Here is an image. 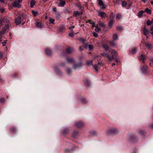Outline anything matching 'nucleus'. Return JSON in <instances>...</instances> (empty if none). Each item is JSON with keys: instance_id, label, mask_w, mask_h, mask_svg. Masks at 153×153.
I'll return each instance as SVG.
<instances>
[{"instance_id": "obj_19", "label": "nucleus", "mask_w": 153, "mask_h": 153, "mask_svg": "<svg viewBox=\"0 0 153 153\" xmlns=\"http://www.w3.org/2000/svg\"><path fill=\"white\" fill-rule=\"evenodd\" d=\"M147 68V67L146 65H144L142 68V71L143 72L145 73L146 71Z\"/></svg>"}, {"instance_id": "obj_61", "label": "nucleus", "mask_w": 153, "mask_h": 153, "mask_svg": "<svg viewBox=\"0 0 153 153\" xmlns=\"http://www.w3.org/2000/svg\"><path fill=\"white\" fill-rule=\"evenodd\" d=\"M115 65V64L114 63H112V66H113L114 65Z\"/></svg>"}, {"instance_id": "obj_56", "label": "nucleus", "mask_w": 153, "mask_h": 153, "mask_svg": "<svg viewBox=\"0 0 153 153\" xmlns=\"http://www.w3.org/2000/svg\"><path fill=\"white\" fill-rule=\"evenodd\" d=\"M0 2H2V3H4V0H0Z\"/></svg>"}, {"instance_id": "obj_40", "label": "nucleus", "mask_w": 153, "mask_h": 153, "mask_svg": "<svg viewBox=\"0 0 153 153\" xmlns=\"http://www.w3.org/2000/svg\"><path fill=\"white\" fill-rule=\"evenodd\" d=\"M93 36L95 37H97L98 36V34L96 32H93Z\"/></svg>"}, {"instance_id": "obj_32", "label": "nucleus", "mask_w": 153, "mask_h": 153, "mask_svg": "<svg viewBox=\"0 0 153 153\" xmlns=\"http://www.w3.org/2000/svg\"><path fill=\"white\" fill-rule=\"evenodd\" d=\"M65 4V1H61L60 4V5L61 6H63Z\"/></svg>"}, {"instance_id": "obj_46", "label": "nucleus", "mask_w": 153, "mask_h": 153, "mask_svg": "<svg viewBox=\"0 0 153 153\" xmlns=\"http://www.w3.org/2000/svg\"><path fill=\"white\" fill-rule=\"evenodd\" d=\"M86 22H88L91 24H92L94 22H92L91 20H88V21Z\"/></svg>"}, {"instance_id": "obj_26", "label": "nucleus", "mask_w": 153, "mask_h": 153, "mask_svg": "<svg viewBox=\"0 0 153 153\" xmlns=\"http://www.w3.org/2000/svg\"><path fill=\"white\" fill-rule=\"evenodd\" d=\"M65 30V27L64 26H62L60 27L59 30L61 32H62Z\"/></svg>"}, {"instance_id": "obj_43", "label": "nucleus", "mask_w": 153, "mask_h": 153, "mask_svg": "<svg viewBox=\"0 0 153 153\" xmlns=\"http://www.w3.org/2000/svg\"><path fill=\"white\" fill-rule=\"evenodd\" d=\"M94 69L96 71H98V65H95L94 66Z\"/></svg>"}, {"instance_id": "obj_21", "label": "nucleus", "mask_w": 153, "mask_h": 153, "mask_svg": "<svg viewBox=\"0 0 153 153\" xmlns=\"http://www.w3.org/2000/svg\"><path fill=\"white\" fill-rule=\"evenodd\" d=\"M144 11L145 12L147 13L150 14H151L152 13L151 11L148 8H146L144 10Z\"/></svg>"}, {"instance_id": "obj_53", "label": "nucleus", "mask_w": 153, "mask_h": 153, "mask_svg": "<svg viewBox=\"0 0 153 153\" xmlns=\"http://www.w3.org/2000/svg\"><path fill=\"white\" fill-rule=\"evenodd\" d=\"M19 3H21L22 2V0H17Z\"/></svg>"}, {"instance_id": "obj_59", "label": "nucleus", "mask_w": 153, "mask_h": 153, "mask_svg": "<svg viewBox=\"0 0 153 153\" xmlns=\"http://www.w3.org/2000/svg\"><path fill=\"white\" fill-rule=\"evenodd\" d=\"M114 59H115V61L116 62H118V60H117V58L115 59V58H114Z\"/></svg>"}, {"instance_id": "obj_35", "label": "nucleus", "mask_w": 153, "mask_h": 153, "mask_svg": "<svg viewBox=\"0 0 153 153\" xmlns=\"http://www.w3.org/2000/svg\"><path fill=\"white\" fill-rule=\"evenodd\" d=\"M152 24V22L151 21H150L149 20L147 21V25H151Z\"/></svg>"}, {"instance_id": "obj_22", "label": "nucleus", "mask_w": 153, "mask_h": 153, "mask_svg": "<svg viewBox=\"0 0 153 153\" xmlns=\"http://www.w3.org/2000/svg\"><path fill=\"white\" fill-rule=\"evenodd\" d=\"M49 20L51 23L53 24H54L55 20L54 19H53L51 17H49Z\"/></svg>"}, {"instance_id": "obj_8", "label": "nucleus", "mask_w": 153, "mask_h": 153, "mask_svg": "<svg viewBox=\"0 0 153 153\" xmlns=\"http://www.w3.org/2000/svg\"><path fill=\"white\" fill-rule=\"evenodd\" d=\"M74 50V49L72 48L68 47L66 50V51L67 53H71Z\"/></svg>"}, {"instance_id": "obj_7", "label": "nucleus", "mask_w": 153, "mask_h": 153, "mask_svg": "<svg viewBox=\"0 0 153 153\" xmlns=\"http://www.w3.org/2000/svg\"><path fill=\"white\" fill-rule=\"evenodd\" d=\"M98 15L102 18H104L106 17V15L105 13L103 11H100L98 13Z\"/></svg>"}, {"instance_id": "obj_13", "label": "nucleus", "mask_w": 153, "mask_h": 153, "mask_svg": "<svg viewBox=\"0 0 153 153\" xmlns=\"http://www.w3.org/2000/svg\"><path fill=\"white\" fill-rule=\"evenodd\" d=\"M116 129L115 128H111L109 131V133H114L116 132Z\"/></svg>"}, {"instance_id": "obj_25", "label": "nucleus", "mask_w": 153, "mask_h": 153, "mask_svg": "<svg viewBox=\"0 0 153 153\" xmlns=\"http://www.w3.org/2000/svg\"><path fill=\"white\" fill-rule=\"evenodd\" d=\"M121 17V15L120 13H117V16L116 17V19L117 20H119Z\"/></svg>"}, {"instance_id": "obj_36", "label": "nucleus", "mask_w": 153, "mask_h": 153, "mask_svg": "<svg viewBox=\"0 0 153 153\" xmlns=\"http://www.w3.org/2000/svg\"><path fill=\"white\" fill-rule=\"evenodd\" d=\"M117 29L118 31H121L122 30V27L121 26H118Z\"/></svg>"}, {"instance_id": "obj_20", "label": "nucleus", "mask_w": 153, "mask_h": 153, "mask_svg": "<svg viewBox=\"0 0 153 153\" xmlns=\"http://www.w3.org/2000/svg\"><path fill=\"white\" fill-rule=\"evenodd\" d=\"M35 4V1L34 0H31L30 3V6L31 7H33Z\"/></svg>"}, {"instance_id": "obj_18", "label": "nucleus", "mask_w": 153, "mask_h": 153, "mask_svg": "<svg viewBox=\"0 0 153 153\" xmlns=\"http://www.w3.org/2000/svg\"><path fill=\"white\" fill-rule=\"evenodd\" d=\"M83 123L81 122H79L76 123V126L78 127H80L83 125Z\"/></svg>"}, {"instance_id": "obj_41", "label": "nucleus", "mask_w": 153, "mask_h": 153, "mask_svg": "<svg viewBox=\"0 0 153 153\" xmlns=\"http://www.w3.org/2000/svg\"><path fill=\"white\" fill-rule=\"evenodd\" d=\"M110 17L111 18V19H114V13H111V14Z\"/></svg>"}, {"instance_id": "obj_34", "label": "nucleus", "mask_w": 153, "mask_h": 153, "mask_svg": "<svg viewBox=\"0 0 153 153\" xmlns=\"http://www.w3.org/2000/svg\"><path fill=\"white\" fill-rule=\"evenodd\" d=\"M151 62L149 63V65L150 66L153 67V58H152L150 59Z\"/></svg>"}, {"instance_id": "obj_42", "label": "nucleus", "mask_w": 153, "mask_h": 153, "mask_svg": "<svg viewBox=\"0 0 153 153\" xmlns=\"http://www.w3.org/2000/svg\"><path fill=\"white\" fill-rule=\"evenodd\" d=\"M4 99L3 98H0V102L1 103H4Z\"/></svg>"}, {"instance_id": "obj_51", "label": "nucleus", "mask_w": 153, "mask_h": 153, "mask_svg": "<svg viewBox=\"0 0 153 153\" xmlns=\"http://www.w3.org/2000/svg\"><path fill=\"white\" fill-rule=\"evenodd\" d=\"M150 30L151 31H153V26H152L150 28Z\"/></svg>"}, {"instance_id": "obj_1", "label": "nucleus", "mask_w": 153, "mask_h": 153, "mask_svg": "<svg viewBox=\"0 0 153 153\" xmlns=\"http://www.w3.org/2000/svg\"><path fill=\"white\" fill-rule=\"evenodd\" d=\"M111 53L112 55V56H109V55L107 53H102L101 55L103 56L104 57H106L109 61H111L113 59H114V56H116L117 55V52L114 50L112 51Z\"/></svg>"}, {"instance_id": "obj_30", "label": "nucleus", "mask_w": 153, "mask_h": 153, "mask_svg": "<svg viewBox=\"0 0 153 153\" xmlns=\"http://www.w3.org/2000/svg\"><path fill=\"white\" fill-rule=\"evenodd\" d=\"M122 4L123 7H126L127 5V3L126 1H124L122 2Z\"/></svg>"}, {"instance_id": "obj_63", "label": "nucleus", "mask_w": 153, "mask_h": 153, "mask_svg": "<svg viewBox=\"0 0 153 153\" xmlns=\"http://www.w3.org/2000/svg\"><path fill=\"white\" fill-rule=\"evenodd\" d=\"M95 27H98V25H97L96 26H95Z\"/></svg>"}, {"instance_id": "obj_37", "label": "nucleus", "mask_w": 153, "mask_h": 153, "mask_svg": "<svg viewBox=\"0 0 153 153\" xmlns=\"http://www.w3.org/2000/svg\"><path fill=\"white\" fill-rule=\"evenodd\" d=\"M137 49L136 48H133L132 50V53L133 54H134L137 51Z\"/></svg>"}, {"instance_id": "obj_9", "label": "nucleus", "mask_w": 153, "mask_h": 153, "mask_svg": "<svg viewBox=\"0 0 153 153\" xmlns=\"http://www.w3.org/2000/svg\"><path fill=\"white\" fill-rule=\"evenodd\" d=\"M108 43L110 46L113 47H116L117 45L116 43L113 40V41H110L108 42Z\"/></svg>"}, {"instance_id": "obj_5", "label": "nucleus", "mask_w": 153, "mask_h": 153, "mask_svg": "<svg viewBox=\"0 0 153 153\" xmlns=\"http://www.w3.org/2000/svg\"><path fill=\"white\" fill-rule=\"evenodd\" d=\"M83 12L81 11L79 12L77 11H74L73 13V16L74 17H77L82 14Z\"/></svg>"}, {"instance_id": "obj_24", "label": "nucleus", "mask_w": 153, "mask_h": 153, "mask_svg": "<svg viewBox=\"0 0 153 153\" xmlns=\"http://www.w3.org/2000/svg\"><path fill=\"white\" fill-rule=\"evenodd\" d=\"M118 36L116 33H114L113 35V40L117 39Z\"/></svg>"}, {"instance_id": "obj_50", "label": "nucleus", "mask_w": 153, "mask_h": 153, "mask_svg": "<svg viewBox=\"0 0 153 153\" xmlns=\"http://www.w3.org/2000/svg\"><path fill=\"white\" fill-rule=\"evenodd\" d=\"M75 27V26H73L71 27H69V28L70 29H72L73 28H74Z\"/></svg>"}, {"instance_id": "obj_45", "label": "nucleus", "mask_w": 153, "mask_h": 153, "mask_svg": "<svg viewBox=\"0 0 153 153\" xmlns=\"http://www.w3.org/2000/svg\"><path fill=\"white\" fill-rule=\"evenodd\" d=\"M68 36H71V37H73V36H74V34L72 32V33H70L68 34Z\"/></svg>"}, {"instance_id": "obj_11", "label": "nucleus", "mask_w": 153, "mask_h": 153, "mask_svg": "<svg viewBox=\"0 0 153 153\" xmlns=\"http://www.w3.org/2000/svg\"><path fill=\"white\" fill-rule=\"evenodd\" d=\"M145 46L148 49H151L153 47V45L151 44H146Z\"/></svg>"}, {"instance_id": "obj_31", "label": "nucleus", "mask_w": 153, "mask_h": 153, "mask_svg": "<svg viewBox=\"0 0 153 153\" xmlns=\"http://www.w3.org/2000/svg\"><path fill=\"white\" fill-rule=\"evenodd\" d=\"M10 130L12 133H14L16 131L15 128L13 127L11 128L10 129Z\"/></svg>"}, {"instance_id": "obj_10", "label": "nucleus", "mask_w": 153, "mask_h": 153, "mask_svg": "<svg viewBox=\"0 0 153 153\" xmlns=\"http://www.w3.org/2000/svg\"><path fill=\"white\" fill-rule=\"evenodd\" d=\"M99 25L102 27L105 28L106 27V25L103 22L100 21L98 22Z\"/></svg>"}, {"instance_id": "obj_27", "label": "nucleus", "mask_w": 153, "mask_h": 153, "mask_svg": "<svg viewBox=\"0 0 153 153\" xmlns=\"http://www.w3.org/2000/svg\"><path fill=\"white\" fill-rule=\"evenodd\" d=\"M45 52L48 55H50L51 54V51L49 49H47L45 50Z\"/></svg>"}, {"instance_id": "obj_29", "label": "nucleus", "mask_w": 153, "mask_h": 153, "mask_svg": "<svg viewBox=\"0 0 153 153\" xmlns=\"http://www.w3.org/2000/svg\"><path fill=\"white\" fill-rule=\"evenodd\" d=\"M92 65V61L90 60L87 61V65L88 66H90Z\"/></svg>"}, {"instance_id": "obj_15", "label": "nucleus", "mask_w": 153, "mask_h": 153, "mask_svg": "<svg viewBox=\"0 0 153 153\" xmlns=\"http://www.w3.org/2000/svg\"><path fill=\"white\" fill-rule=\"evenodd\" d=\"M114 22V19H111L109 22V25L110 26H111Z\"/></svg>"}, {"instance_id": "obj_23", "label": "nucleus", "mask_w": 153, "mask_h": 153, "mask_svg": "<svg viewBox=\"0 0 153 153\" xmlns=\"http://www.w3.org/2000/svg\"><path fill=\"white\" fill-rule=\"evenodd\" d=\"M36 27H42L41 23L39 22H37L36 23Z\"/></svg>"}, {"instance_id": "obj_6", "label": "nucleus", "mask_w": 153, "mask_h": 153, "mask_svg": "<svg viewBox=\"0 0 153 153\" xmlns=\"http://www.w3.org/2000/svg\"><path fill=\"white\" fill-rule=\"evenodd\" d=\"M13 7H16L19 8L21 7V4L16 1L13 2L12 4Z\"/></svg>"}, {"instance_id": "obj_64", "label": "nucleus", "mask_w": 153, "mask_h": 153, "mask_svg": "<svg viewBox=\"0 0 153 153\" xmlns=\"http://www.w3.org/2000/svg\"><path fill=\"white\" fill-rule=\"evenodd\" d=\"M152 23H153V19L152 20Z\"/></svg>"}, {"instance_id": "obj_49", "label": "nucleus", "mask_w": 153, "mask_h": 153, "mask_svg": "<svg viewBox=\"0 0 153 153\" xmlns=\"http://www.w3.org/2000/svg\"><path fill=\"white\" fill-rule=\"evenodd\" d=\"M3 56V54L0 51V59H1Z\"/></svg>"}, {"instance_id": "obj_17", "label": "nucleus", "mask_w": 153, "mask_h": 153, "mask_svg": "<svg viewBox=\"0 0 153 153\" xmlns=\"http://www.w3.org/2000/svg\"><path fill=\"white\" fill-rule=\"evenodd\" d=\"M102 46L105 49L106 51H108L109 50V46L106 44H103Z\"/></svg>"}, {"instance_id": "obj_38", "label": "nucleus", "mask_w": 153, "mask_h": 153, "mask_svg": "<svg viewBox=\"0 0 153 153\" xmlns=\"http://www.w3.org/2000/svg\"><path fill=\"white\" fill-rule=\"evenodd\" d=\"M32 13H33V15L34 16H35L38 13L37 11H32Z\"/></svg>"}, {"instance_id": "obj_58", "label": "nucleus", "mask_w": 153, "mask_h": 153, "mask_svg": "<svg viewBox=\"0 0 153 153\" xmlns=\"http://www.w3.org/2000/svg\"><path fill=\"white\" fill-rule=\"evenodd\" d=\"M14 77H16L17 76V74H15L14 75Z\"/></svg>"}, {"instance_id": "obj_28", "label": "nucleus", "mask_w": 153, "mask_h": 153, "mask_svg": "<svg viewBox=\"0 0 153 153\" xmlns=\"http://www.w3.org/2000/svg\"><path fill=\"white\" fill-rule=\"evenodd\" d=\"M67 61L69 63L74 62L73 59L71 58H67Z\"/></svg>"}, {"instance_id": "obj_60", "label": "nucleus", "mask_w": 153, "mask_h": 153, "mask_svg": "<svg viewBox=\"0 0 153 153\" xmlns=\"http://www.w3.org/2000/svg\"><path fill=\"white\" fill-rule=\"evenodd\" d=\"M142 1H143L144 2H146V1H147V0H141Z\"/></svg>"}, {"instance_id": "obj_14", "label": "nucleus", "mask_w": 153, "mask_h": 153, "mask_svg": "<svg viewBox=\"0 0 153 153\" xmlns=\"http://www.w3.org/2000/svg\"><path fill=\"white\" fill-rule=\"evenodd\" d=\"M80 100L81 102L83 104H85L87 102L85 99L84 98H82Z\"/></svg>"}, {"instance_id": "obj_57", "label": "nucleus", "mask_w": 153, "mask_h": 153, "mask_svg": "<svg viewBox=\"0 0 153 153\" xmlns=\"http://www.w3.org/2000/svg\"><path fill=\"white\" fill-rule=\"evenodd\" d=\"M48 0H42L43 2H45L48 1Z\"/></svg>"}, {"instance_id": "obj_55", "label": "nucleus", "mask_w": 153, "mask_h": 153, "mask_svg": "<svg viewBox=\"0 0 153 153\" xmlns=\"http://www.w3.org/2000/svg\"><path fill=\"white\" fill-rule=\"evenodd\" d=\"M79 49L81 51L83 50V49L82 48V47L81 46L79 48Z\"/></svg>"}, {"instance_id": "obj_62", "label": "nucleus", "mask_w": 153, "mask_h": 153, "mask_svg": "<svg viewBox=\"0 0 153 153\" xmlns=\"http://www.w3.org/2000/svg\"><path fill=\"white\" fill-rule=\"evenodd\" d=\"M151 4L153 5V1H151Z\"/></svg>"}, {"instance_id": "obj_12", "label": "nucleus", "mask_w": 153, "mask_h": 153, "mask_svg": "<svg viewBox=\"0 0 153 153\" xmlns=\"http://www.w3.org/2000/svg\"><path fill=\"white\" fill-rule=\"evenodd\" d=\"M143 34L145 35L146 36L148 34V30L145 27L143 28Z\"/></svg>"}, {"instance_id": "obj_44", "label": "nucleus", "mask_w": 153, "mask_h": 153, "mask_svg": "<svg viewBox=\"0 0 153 153\" xmlns=\"http://www.w3.org/2000/svg\"><path fill=\"white\" fill-rule=\"evenodd\" d=\"M0 11L1 13L4 12L5 11L4 9V8H1L0 9Z\"/></svg>"}, {"instance_id": "obj_3", "label": "nucleus", "mask_w": 153, "mask_h": 153, "mask_svg": "<svg viewBox=\"0 0 153 153\" xmlns=\"http://www.w3.org/2000/svg\"><path fill=\"white\" fill-rule=\"evenodd\" d=\"M14 22L17 25H18L21 23V18L20 16H18L15 19Z\"/></svg>"}, {"instance_id": "obj_2", "label": "nucleus", "mask_w": 153, "mask_h": 153, "mask_svg": "<svg viewBox=\"0 0 153 153\" xmlns=\"http://www.w3.org/2000/svg\"><path fill=\"white\" fill-rule=\"evenodd\" d=\"M98 1L99 5L101 9L104 10L106 8V6L104 5L102 0H98Z\"/></svg>"}, {"instance_id": "obj_47", "label": "nucleus", "mask_w": 153, "mask_h": 153, "mask_svg": "<svg viewBox=\"0 0 153 153\" xmlns=\"http://www.w3.org/2000/svg\"><path fill=\"white\" fill-rule=\"evenodd\" d=\"M53 11H54L55 12H57V10L56 8V7H54L53 8Z\"/></svg>"}, {"instance_id": "obj_52", "label": "nucleus", "mask_w": 153, "mask_h": 153, "mask_svg": "<svg viewBox=\"0 0 153 153\" xmlns=\"http://www.w3.org/2000/svg\"><path fill=\"white\" fill-rule=\"evenodd\" d=\"M2 44H3V46H4L6 45V42H2Z\"/></svg>"}, {"instance_id": "obj_48", "label": "nucleus", "mask_w": 153, "mask_h": 153, "mask_svg": "<svg viewBox=\"0 0 153 153\" xmlns=\"http://www.w3.org/2000/svg\"><path fill=\"white\" fill-rule=\"evenodd\" d=\"M92 28H93L95 26V23L94 22L92 24Z\"/></svg>"}, {"instance_id": "obj_16", "label": "nucleus", "mask_w": 153, "mask_h": 153, "mask_svg": "<svg viewBox=\"0 0 153 153\" xmlns=\"http://www.w3.org/2000/svg\"><path fill=\"white\" fill-rule=\"evenodd\" d=\"M144 12L143 10L140 11L139 13H138L137 16L139 17H142L143 16V13H144Z\"/></svg>"}, {"instance_id": "obj_33", "label": "nucleus", "mask_w": 153, "mask_h": 153, "mask_svg": "<svg viewBox=\"0 0 153 153\" xmlns=\"http://www.w3.org/2000/svg\"><path fill=\"white\" fill-rule=\"evenodd\" d=\"M95 30L96 32H99L101 30V29L99 27H97L95 28Z\"/></svg>"}, {"instance_id": "obj_39", "label": "nucleus", "mask_w": 153, "mask_h": 153, "mask_svg": "<svg viewBox=\"0 0 153 153\" xmlns=\"http://www.w3.org/2000/svg\"><path fill=\"white\" fill-rule=\"evenodd\" d=\"M88 48L89 50H92L93 48V46L91 45H88Z\"/></svg>"}, {"instance_id": "obj_4", "label": "nucleus", "mask_w": 153, "mask_h": 153, "mask_svg": "<svg viewBox=\"0 0 153 153\" xmlns=\"http://www.w3.org/2000/svg\"><path fill=\"white\" fill-rule=\"evenodd\" d=\"M138 58L140 60L143 61V63H144V60L146 59V56L142 53L138 57Z\"/></svg>"}, {"instance_id": "obj_54", "label": "nucleus", "mask_w": 153, "mask_h": 153, "mask_svg": "<svg viewBox=\"0 0 153 153\" xmlns=\"http://www.w3.org/2000/svg\"><path fill=\"white\" fill-rule=\"evenodd\" d=\"M140 132L142 133V134H144L145 133V132L144 131H140Z\"/></svg>"}]
</instances>
